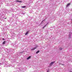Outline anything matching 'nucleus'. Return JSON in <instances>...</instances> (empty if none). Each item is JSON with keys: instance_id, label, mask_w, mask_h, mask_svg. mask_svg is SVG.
Instances as JSON below:
<instances>
[{"instance_id": "f257e3e1", "label": "nucleus", "mask_w": 72, "mask_h": 72, "mask_svg": "<svg viewBox=\"0 0 72 72\" xmlns=\"http://www.w3.org/2000/svg\"><path fill=\"white\" fill-rule=\"evenodd\" d=\"M54 63H55V62L54 61L53 62H52L51 63H50V66H52V65H53V64H54Z\"/></svg>"}, {"instance_id": "f03ea898", "label": "nucleus", "mask_w": 72, "mask_h": 72, "mask_svg": "<svg viewBox=\"0 0 72 72\" xmlns=\"http://www.w3.org/2000/svg\"><path fill=\"white\" fill-rule=\"evenodd\" d=\"M37 47H35L34 48H33V49H32V50H35V49H36Z\"/></svg>"}, {"instance_id": "7ed1b4c3", "label": "nucleus", "mask_w": 72, "mask_h": 72, "mask_svg": "<svg viewBox=\"0 0 72 72\" xmlns=\"http://www.w3.org/2000/svg\"><path fill=\"white\" fill-rule=\"evenodd\" d=\"M31 56H29V57L27 59H27V60H28V59H30L31 58Z\"/></svg>"}, {"instance_id": "20e7f679", "label": "nucleus", "mask_w": 72, "mask_h": 72, "mask_svg": "<svg viewBox=\"0 0 72 72\" xmlns=\"http://www.w3.org/2000/svg\"><path fill=\"white\" fill-rule=\"evenodd\" d=\"M21 7V8H26V6H22Z\"/></svg>"}, {"instance_id": "39448f33", "label": "nucleus", "mask_w": 72, "mask_h": 72, "mask_svg": "<svg viewBox=\"0 0 72 72\" xmlns=\"http://www.w3.org/2000/svg\"><path fill=\"white\" fill-rule=\"evenodd\" d=\"M16 1L17 2H19V3H22V1H21L18 0H16Z\"/></svg>"}, {"instance_id": "423d86ee", "label": "nucleus", "mask_w": 72, "mask_h": 72, "mask_svg": "<svg viewBox=\"0 0 72 72\" xmlns=\"http://www.w3.org/2000/svg\"><path fill=\"white\" fill-rule=\"evenodd\" d=\"M70 5V3H68L67 5V6L68 7L69 6V5Z\"/></svg>"}, {"instance_id": "0eeeda50", "label": "nucleus", "mask_w": 72, "mask_h": 72, "mask_svg": "<svg viewBox=\"0 0 72 72\" xmlns=\"http://www.w3.org/2000/svg\"><path fill=\"white\" fill-rule=\"evenodd\" d=\"M29 31L27 32L26 33H25V35H27V34H28Z\"/></svg>"}, {"instance_id": "6e6552de", "label": "nucleus", "mask_w": 72, "mask_h": 72, "mask_svg": "<svg viewBox=\"0 0 72 72\" xmlns=\"http://www.w3.org/2000/svg\"><path fill=\"white\" fill-rule=\"evenodd\" d=\"M40 52V51L38 50L37 51V52L36 53V54H38V53H39Z\"/></svg>"}, {"instance_id": "1a4fd4ad", "label": "nucleus", "mask_w": 72, "mask_h": 72, "mask_svg": "<svg viewBox=\"0 0 72 72\" xmlns=\"http://www.w3.org/2000/svg\"><path fill=\"white\" fill-rule=\"evenodd\" d=\"M5 42H6V41H4V42H3L2 44H5Z\"/></svg>"}, {"instance_id": "9d476101", "label": "nucleus", "mask_w": 72, "mask_h": 72, "mask_svg": "<svg viewBox=\"0 0 72 72\" xmlns=\"http://www.w3.org/2000/svg\"><path fill=\"white\" fill-rule=\"evenodd\" d=\"M46 25H45L43 27V29H44V28H45V27H46Z\"/></svg>"}, {"instance_id": "9b49d317", "label": "nucleus", "mask_w": 72, "mask_h": 72, "mask_svg": "<svg viewBox=\"0 0 72 72\" xmlns=\"http://www.w3.org/2000/svg\"><path fill=\"white\" fill-rule=\"evenodd\" d=\"M62 48H60V50H62Z\"/></svg>"}, {"instance_id": "f8f14e48", "label": "nucleus", "mask_w": 72, "mask_h": 72, "mask_svg": "<svg viewBox=\"0 0 72 72\" xmlns=\"http://www.w3.org/2000/svg\"><path fill=\"white\" fill-rule=\"evenodd\" d=\"M3 40H5V39L3 38Z\"/></svg>"}, {"instance_id": "ddd939ff", "label": "nucleus", "mask_w": 72, "mask_h": 72, "mask_svg": "<svg viewBox=\"0 0 72 72\" xmlns=\"http://www.w3.org/2000/svg\"><path fill=\"white\" fill-rule=\"evenodd\" d=\"M62 66H64V64H62Z\"/></svg>"}, {"instance_id": "4468645a", "label": "nucleus", "mask_w": 72, "mask_h": 72, "mask_svg": "<svg viewBox=\"0 0 72 72\" xmlns=\"http://www.w3.org/2000/svg\"><path fill=\"white\" fill-rule=\"evenodd\" d=\"M45 21V19H44L42 21L43 22V21Z\"/></svg>"}, {"instance_id": "2eb2a0df", "label": "nucleus", "mask_w": 72, "mask_h": 72, "mask_svg": "<svg viewBox=\"0 0 72 72\" xmlns=\"http://www.w3.org/2000/svg\"><path fill=\"white\" fill-rule=\"evenodd\" d=\"M47 72H49V71H47Z\"/></svg>"}, {"instance_id": "dca6fc26", "label": "nucleus", "mask_w": 72, "mask_h": 72, "mask_svg": "<svg viewBox=\"0 0 72 72\" xmlns=\"http://www.w3.org/2000/svg\"><path fill=\"white\" fill-rule=\"evenodd\" d=\"M5 19H6V18H5Z\"/></svg>"}, {"instance_id": "f3484780", "label": "nucleus", "mask_w": 72, "mask_h": 72, "mask_svg": "<svg viewBox=\"0 0 72 72\" xmlns=\"http://www.w3.org/2000/svg\"><path fill=\"white\" fill-rule=\"evenodd\" d=\"M70 72H72V71H71Z\"/></svg>"}]
</instances>
